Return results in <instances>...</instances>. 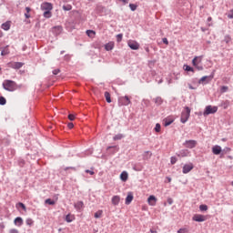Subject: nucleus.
Instances as JSON below:
<instances>
[{"label": "nucleus", "mask_w": 233, "mask_h": 233, "mask_svg": "<svg viewBox=\"0 0 233 233\" xmlns=\"http://www.w3.org/2000/svg\"><path fill=\"white\" fill-rule=\"evenodd\" d=\"M3 87L7 92H15V90H17V84L12 80H5L3 83Z\"/></svg>", "instance_id": "1"}, {"label": "nucleus", "mask_w": 233, "mask_h": 233, "mask_svg": "<svg viewBox=\"0 0 233 233\" xmlns=\"http://www.w3.org/2000/svg\"><path fill=\"white\" fill-rule=\"evenodd\" d=\"M203 61V56H195L192 60V65L197 68L198 71L204 70L203 65L201 62Z\"/></svg>", "instance_id": "2"}, {"label": "nucleus", "mask_w": 233, "mask_h": 233, "mask_svg": "<svg viewBox=\"0 0 233 233\" xmlns=\"http://www.w3.org/2000/svg\"><path fill=\"white\" fill-rule=\"evenodd\" d=\"M185 110L186 111H182L181 116H180V122L183 124L187 123L190 117V107L186 106Z\"/></svg>", "instance_id": "3"}, {"label": "nucleus", "mask_w": 233, "mask_h": 233, "mask_svg": "<svg viewBox=\"0 0 233 233\" xmlns=\"http://www.w3.org/2000/svg\"><path fill=\"white\" fill-rule=\"evenodd\" d=\"M131 101L128 96L118 97V106H128Z\"/></svg>", "instance_id": "4"}, {"label": "nucleus", "mask_w": 233, "mask_h": 233, "mask_svg": "<svg viewBox=\"0 0 233 233\" xmlns=\"http://www.w3.org/2000/svg\"><path fill=\"white\" fill-rule=\"evenodd\" d=\"M216 112H218V106H207L203 116H210V114H216Z\"/></svg>", "instance_id": "5"}, {"label": "nucleus", "mask_w": 233, "mask_h": 233, "mask_svg": "<svg viewBox=\"0 0 233 233\" xmlns=\"http://www.w3.org/2000/svg\"><path fill=\"white\" fill-rule=\"evenodd\" d=\"M25 64L23 62H9L7 66L9 68H14L15 70H19V68H23Z\"/></svg>", "instance_id": "6"}, {"label": "nucleus", "mask_w": 233, "mask_h": 233, "mask_svg": "<svg viewBox=\"0 0 233 233\" xmlns=\"http://www.w3.org/2000/svg\"><path fill=\"white\" fill-rule=\"evenodd\" d=\"M198 145V141L196 140H186L183 143V147H185L186 148H196Z\"/></svg>", "instance_id": "7"}, {"label": "nucleus", "mask_w": 233, "mask_h": 233, "mask_svg": "<svg viewBox=\"0 0 233 233\" xmlns=\"http://www.w3.org/2000/svg\"><path fill=\"white\" fill-rule=\"evenodd\" d=\"M214 79V75H211V76H202L199 80H198V83L199 85L205 83V85L208 84L211 82V80Z\"/></svg>", "instance_id": "8"}, {"label": "nucleus", "mask_w": 233, "mask_h": 233, "mask_svg": "<svg viewBox=\"0 0 233 233\" xmlns=\"http://www.w3.org/2000/svg\"><path fill=\"white\" fill-rule=\"evenodd\" d=\"M192 220L198 223H203V221H207V217L205 215L196 214L193 216Z\"/></svg>", "instance_id": "9"}, {"label": "nucleus", "mask_w": 233, "mask_h": 233, "mask_svg": "<svg viewBox=\"0 0 233 233\" xmlns=\"http://www.w3.org/2000/svg\"><path fill=\"white\" fill-rule=\"evenodd\" d=\"M194 169V164L189 163V164H185L182 169L183 174H188L191 170Z\"/></svg>", "instance_id": "10"}, {"label": "nucleus", "mask_w": 233, "mask_h": 233, "mask_svg": "<svg viewBox=\"0 0 233 233\" xmlns=\"http://www.w3.org/2000/svg\"><path fill=\"white\" fill-rule=\"evenodd\" d=\"M147 203H148V205H150L151 207H156V203H157V198H156V196L151 195V196H149V198H147Z\"/></svg>", "instance_id": "11"}, {"label": "nucleus", "mask_w": 233, "mask_h": 233, "mask_svg": "<svg viewBox=\"0 0 233 233\" xmlns=\"http://www.w3.org/2000/svg\"><path fill=\"white\" fill-rule=\"evenodd\" d=\"M129 48H131V50H139V44L136 41H129L127 43Z\"/></svg>", "instance_id": "12"}, {"label": "nucleus", "mask_w": 233, "mask_h": 233, "mask_svg": "<svg viewBox=\"0 0 233 233\" xmlns=\"http://www.w3.org/2000/svg\"><path fill=\"white\" fill-rule=\"evenodd\" d=\"M52 8H53L52 5L48 2L43 3L41 5V9L46 10V12L52 10Z\"/></svg>", "instance_id": "13"}, {"label": "nucleus", "mask_w": 233, "mask_h": 233, "mask_svg": "<svg viewBox=\"0 0 233 233\" xmlns=\"http://www.w3.org/2000/svg\"><path fill=\"white\" fill-rule=\"evenodd\" d=\"M189 152L187 149H182L177 153V157H187Z\"/></svg>", "instance_id": "14"}, {"label": "nucleus", "mask_w": 233, "mask_h": 233, "mask_svg": "<svg viewBox=\"0 0 233 233\" xmlns=\"http://www.w3.org/2000/svg\"><path fill=\"white\" fill-rule=\"evenodd\" d=\"M119 201H121V197L119 196H113L112 199H111V203L112 205H114L115 207H117V205H119Z\"/></svg>", "instance_id": "15"}, {"label": "nucleus", "mask_w": 233, "mask_h": 233, "mask_svg": "<svg viewBox=\"0 0 233 233\" xmlns=\"http://www.w3.org/2000/svg\"><path fill=\"white\" fill-rule=\"evenodd\" d=\"M212 153L215 156H219V154H221V146H214L212 147Z\"/></svg>", "instance_id": "16"}, {"label": "nucleus", "mask_w": 233, "mask_h": 233, "mask_svg": "<svg viewBox=\"0 0 233 233\" xmlns=\"http://www.w3.org/2000/svg\"><path fill=\"white\" fill-rule=\"evenodd\" d=\"M134 200V195L132 192H129L126 198V205H130L132 201Z\"/></svg>", "instance_id": "17"}, {"label": "nucleus", "mask_w": 233, "mask_h": 233, "mask_svg": "<svg viewBox=\"0 0 233 233\" xmlns=\"http://www.w3.org/2000/svg\"><path fill=\"white\" fill-rule=\"evenodd\" d=\"M142 157L144 161H148L152 157V152L150 151H145L144 154L142 155Z\"/></svg>", "instance_id": "18"}, {"label": "nucleus", "mask_w": 233, "mask_h": 233, "mask_svg": "<svg viewBox=\"0 0 233 233\" xmlns=\"http://www.w3.org/2000/svg\"><path fill=\"white\" fill-rule=\"evenodd\" d=\"M120 179H121V181H127L128 180V173L127 171H123L120 174Z\"/></svg>", "instance_id": "19"}, {"label": "nucleus", "mask_w": 233, "mask_h": 233, "mask_svg": "<svg viewBox=\"0 0 233 233\" xmlns=\"http://www.w3.org/2000/svg\"><path fill=\"white\" fill-rule=\"evenodd\" d=\"M173 123H174V119H172V118H165L164 119V127H170V125Z\"/></svg>", "instance_id": "20"}, {"label": "nucleus", "mask_w": 233, "mask_h": 233, "mask_svg": "<svg viewBox=\"0 0 233 233\" xmlns=\"http://www.w3.org/2000/svg\"><path fill=\"white\" fill-rule=\"evenodd\" d=\"M133 170H135V172H141V170H143V166L139 164H135L133 166Z\"/></svg>", "instance_id": "21"}, {"label": "nucleus", "mask_w": 233, "mask_h": 233, "mask_svg": "<svg viewBox=\"0 0 233 233\" xmlns=\"http://www.w3.org/2000/svg\"><path fill=\"white\" fill-rule=\"evenodd\" d=\"M154 103H156L158 106L159 105H163V98L161 96H157L153 99Z\"/></svg>", "instance_id": "22"}, {"label": "nucleus", "mask_w": 233, "mask_h": 233, "mask_svg": "<svg viewBox=\"0 0 233 233\" xmlns=\"http://www.w3.org/2000/svg\"><path fill=\"white\" fill-rule=\"evenodd\" d=\"M10 54V49L8 48V46L4 47L1 52V56H8Z\"/></svg>", "instance_id": "23"}, {"label": "nucleus", "mask_w": 233, "mask_h": 233, "mask_svg": "<svg viewBox=\"0 0 233 233\" xmlns=\"http://www.w3.org/2000/svg\"><path fill=\"white\" fill-rule=\"evenodd\" d=\"M15 225H17V227H21V225H23V218L20 217L15 218Z\"/></svg>", "instance_id": "24"}, {"label": "nucleus", "mask_w": 233, "mask_h": 233, "mask_svg": "<svg viewBox=\"0 0 233 233\" xmlns=\"http://www.w3.org/2000/svg\"><path fill=\"white\" fill-rule=\"evenodd\" d=\"M105 49L107 52H110V50H114V45L112 43H107L105 45Z\"/></svg>", "instance_id": "25"}, {"label": "nucleus", "mask_w": 233, "mask_h": 233, "mask_svg": "<svg viewBox=\"0 0 233 233\" xmlns=\"http://www.w3.org/2000/svg\"><path fill=\"white\" fill-rule=\"evenodd\" d=\"M106 103H112V98L110 97V93L108 91H106L104 94Z\"/></svg>", "instance_id": "26"}, {"label": "nucleus", "mask_w": 233, "mask_h": 233, "mask_svg": "<svg viewBox=\"0 0 233 233\" xmlns=\"http://www.w3.org/2000/svg\"><path fill=\"white\" fill-rule=\"evenodd\" d=\"M1 28L3 30L7 31L10 28V22H5V23L2 24Z\"/></svg>", "instance_id": "27"}, {"label": "nucleus", "mask_w": 233, "mask_h": 233, "mask_svg": "<svg viewBox=\"0 0 233 233\" xmlns=\"http://www.w3.org/2000/svg\"><path fill=\"white\" fill-rule=\"evenodd\" d=\"M84 203L83 201H78L75 204V208H76V210H81V208L83 207Z\"/></svg>", "instance_id": "28"}, {"label": "nucleus", "mask_w": 233, "mask_h": 233, "mask_svg": "<svg viewBox=\"0 0 233 233\" xmlns=\"http://www.w3.org/2000/svg\"><path fill=\"white\" fill-rule=\"evenodd\" d=\"M183 68L186 70V72H194V68L188 65H184Z\"/></svg>", "instance_id": "29"}, {"label": "nucleus", "mask_w": 233, "mask_h": 233, "mask_svg": "<svg viewBox=\"0 0 233 233\" xmlns=\"http://www.w3.org/2000/svg\"><path fill=\"white\" fill-rule=\"evenodd\" d=\"M101 216H103V210H98L95 213L94 217L96 218V219H99V218H101Z\"/></svg>", "instance_id": "30"}, {"label": "nucleus", "mask_w": 233, "mask_h": 233, "mask_svg": "<svg viewBox=\"0 0 233 233\" xmlns=\"http://www.w3.org/2000/svg\"><path fill=\"white\" fill-rule=\"evenodd\" d=\"M199 210L201 212H207V210H208V206H207V205H200L199 206Z\"/></svg>", "instance_id": "31"}, {"label": "nucleus", "mask_w": 233, "mask_h": 233, "mask_svg": "<svg viewBox=\"0 0 233 233\" xmlns=\"http://www.w3.org/2000/svg\"><path fill=\"white\" fill-rule=\"evenodd\" d=\"M63 10H65V12H70V10H72V5H63Z\"/></svg>", "instance_id": "32"}, {"label": "nucleus", "mask_w": 233, "mask_h": 233, "mask_svg": "<svg viewBox=\"0 0 233 233\" xmlns=\"http://www.w3.org/2000/svg\"><path fill=\"white\" fill-rule=\"evenodd\" d=\"M122 137H124L123 134H117L113 137V139L114 141H119Z\"/></svg>", "instance_id": "33"}, {"label": "nucleus", "mask_w": 233, "mask_h": 233, "mask_svg": "<svg viewBox=\"0 0 233 233\" xmlns=\"http://www.w3.org/2000/svg\"><path fill=\"white\" fill-rule=\"evenodd\" d=\"M44 17H46V19H50V17H52V12L50 11L44 12Z\"/></svg>", "instance_id": "34"}, {"label": "nucleus", "mask_w": 233, "mask_h": 233, "mask_svg": "<svg viewBox=\"0 0 233 233\" xmlns=\"http://www.w3.org/2000/svg\"><path fill=\"white\" fill-rule=\"evenodd\" d=\"M230 41H232V38L230 37V35H227L225 37H224V42L228 45V43H230Z\"/></svg>", "instance_id": "35"}, {"label": "nucleus", "mask_w": 233, "mask_h": 233, "mask_svg": "<svg viewBox=\"0 0 233 233\" xmlns=\"http://www.w3.org/2000/svg\"><path fill=\"white\" fill-rule=\"evenodd\" d=\"M129 8L132 12H136V10H137V5L135 4H129Z\"/></svg>", "instance_id": "36"}, {"label": "nucleus", "mask_w": 233, "mask_h": 233, "mask_svg": "<svg viewBox=\"0 0 233 233\" xmlns=\"http://www.w3.org/2000/svg\"><path fill=\"white\" fill-rule=\"evenodd\" d=\"M221 94H225V92H228V86H222L220 88Z\"/></svg>", "instance_id": "37"}, {"label": "nucleus", "mask_w": 233, "mask_h": 233, "mask_svg": "<svg viewBox=\"0 0 233 233\" xmlns=\"http://www.w3.org/2000/svg\"><path fill=\"white\" fill-rule=\"evenodd\" d=\"M46 205H56V201L52 200L51 198L46 199L45 202Z\"/></svg>", "instance_id": "38"}, {"label": "nucleus", "mask_w": 233, "mask_h": 233, "mask_svg": "<svg viewBox=\"0 0 233 233\" xmlns=\"http://www.w3.org/2000/svg\"><path fill=\"white\" fill-rule=\"evenodd\" d=\"M155 132H161V124L157 123L156 124V127H155Z\"/></svg>", "instance_id": "39"}, {"label": "nucleus", "mask_w": 233, "mask_h": 233, "mask_svg": "<svg viewBox=\"0 0 233 233\" xmlns=\"http://www.w3.org/2000/svg\"><path fill=\"white\" fill-rule=\"evenodd\" d=\"M25 223L28 225V227H32V225H34V220H32V218H27Z\"/></svg>", "instance_id": "40"}, {"label": "nucleus", "mask_w": 233, "mask_h": 233, "mask_svg": "<svg viewBox=\"0 0 233 233\" xmlns=\"http://www.w3.org/2000/svg\"><path fill=\"white\" fill-rule=\"evenodd\" d=\"M170 162L171 165H176V163H177V158L176 157H171Z\"/></svg>", "instance_id": "41"}, {"label": "nucleus", "mask_w": 233, "mask_h": 233, "mask_svg": "<svg viewBox=\"0 0 233 233\" xmlns=\"http://www.w3.org/2000/svg\"><path fill=\"white\" fill-rule=\"evenodd\" d=\"M0 105H6V98L4 96H0Z\"/></svg>", "instance_id": "42"}, {"label": "nucleus", "mask_w": 233, "mask_h": 233, "mask_svg": "<svg viewBox=\"0 0 233 233\" xmlns=\"http://www.w3.org/2000/svg\"><path fill=\"white\" fill-rule=\"evenodd\" d=\"M65 172H68V170H73L74 172H76V167H67L64 168Z\"/></svg>", "instance_id": "43"}, {"label": "nucleus", "mask_w": 233, "mask_h": 233, "mask_svg": "<svg viewBox=\"0 0 233 233\" xmlns=\"http://www.w3.org/2000/svg\"><path fill=\"white\" fill-rule=\"evenodd\" d=\"M17 207H20V208H23V210H26V206H25V204H23V202H19L17 204Z\"/></svg>", "instance_id": "44"}, {"label": "nucleus", "mask_w": 233, "mask_h": 233, "mask_svg": "<svg viewBox=\"0 0 233 233\" xmlns=\"http://www.w3.org/2000/svg\"><path fill=\"white\" fill-rule=\"evenodd\" d=\"M122 39H123V35H122V34H118V35H116V41H117L118 43H120V41H122Z\"/></svg>", "instance_id": "45"}, {"label": "nucleus", "mask_w": 233, "mask_h": 233, "mask_svg": "<svg viewBox=\"0 0 233 233\" xmlns=\"http://www.w3.org/2000/svg\"><path fill=\"white\" fill-rule=\"evenodd\" d=\"M177 233H188V229H187V228H180V229H178Z\"/></svg>", "instance_id": "46"}, {"label": "nucleus", "mask_w": 233, "mask_h": 233, "mask_svg": "<svg viewBox=\"0 0 233 233\" xmlns=\"http://www.w3.org/2000/svg\"><path fill=\"white\" fill-rule=\"evenodd\" d=\"M74 119H76V116H74L73 114H69L68 115V120L69 121H74Z\"/></svg>", "instance_id": "47"}, {"label": "nucleus", "mask_w": 233, "mask_h": 233, "mask_svg": "<svg viewBox=\"0 0 233 233\" xmlns=\"http://www.w3.org/2000/svg\"><path fill=\"white\" fill-rule=\"evenodd\" d=\"M61 72V69L57 68V69H54L53 70V75L54 76H57V74H59Z\"/></svg>", "instance_id": "48"}, {"label": "nucleus", "mask_w": 233, "mask_h": 233, "mask_svg": "<svg viewBox=\"0 0 233 233\" xmlns=\"http://www.w3.org/2000/svg\"><path fill=\"white\" fill-rule=\"evenodd\" d=\"M66 221L67 223H72V219L70 218V215H66Z\"/></svg>", "instance_id": "49"}, {"label": "nucleus", "mask_w": 233, "mask_h": 233, "mask_svg": "<svg viewBox=\"0 0 233 233\" xmlns=\"http://www.w3.org/2000/svg\"><path fill=\"white\" fill-rule=\"evenodd\" d=\"M86 174H90V176H94L95 172L93 170L86 169Z\"/></svg>", "instance_id": "50"}, {"label": "nucleus", "mask_w": 233, "mask_h": 233, "mask_svg": "<svg viewBox=\"0 0 233 233\" xmlns=\"http://www.w3.org/2000/svg\"><path fill=\"white\" fill-rule=\"evenodd\" d=\"M86 34H87V35H90V34H92L93 35H96V32L92 31V30H87Z\"/></svg>", "instance_id": "51"}, {"label": "nucleus", "mask_w": 233, "mask_h": 233, "mask_svg": "<svg viewBox=\"0 0 233 233\" xmlns=\"http://www.w3.org/2000/svg\"><path fill=\"white\" fill-rule=\"evenodd\" d=\"M228 19H233V9L230 10V14L228 15Z\"/></svg>", "instance_id": "52"}, {"label": "nucleus", "mask_w": 233, "mask_h": 233, "mask_svg": "<svg viewBox=\"0 0 233 233\" xmlns=\"http://www.w3.org/2000/svg\"><path fill=\"white\" fill-rule=\"evenodd\" d=\"M9 233H19V230H17L15 228H12L9 230Z\"/></svg>", "instance_id": "53"}, {"label": "nucleus", "mask_w": 233, "mask_h": 233, "mask_svg": "<svg viewBox=\"0 0 233 233\" xmlns=\"http://www.w3.org/2000/svg\"><path fill=\"white\" fill-rule=\"evenodd\" d=\"M67 127H68V128H70V129L74 128V123L69 122V123L67 124Z\"/></svg>", "instance_id": "54"}, {"label": "nucleus", "mask_w": 233, "mask_h": 233, "mask_svg": "<svg viewBox=\"0 0 233 233\" xmlns=\"http://www.w3.org/2000/svg\"><path fill=\"white\" fill-rule=\"evenodd\" d=\"M162 41H163L164 45H168V39L163 38Z\"/></svg>", "instance_id": "55"}, {"label": "nucleus", "mask_w": 233, "mask_h": 233, "mask_svg": "<svg viewBox=\"0 0 233 233\" xmlns=\"http://www.w3.org/2000/svg\"><path fill=\"white\" fill-rule=\"evenodd\" d=\"M55 30H57L58 32H61V30H63V27L61 26H56Z\"/></svg>", "instance_id": "56"}, {"label": "nucleus", "mask_w": 233, "mask_h": 233, "mask_svg": "<svg viewBox=\"0 0 233 233\" xmlns=\"http://www.w3.org/2000/svg\"><path fill=\"white\" fill-rule=\"evenodd\" d=\"M25 19H30V14L29 13H25Z\"/></svg>", "instance_id": "57"}, {"label": "nucleus", "mask_w": 233, "mask_h": 233, "mask_svg": "<svg viewBox=\"0 0 233 233\" xmlns=\"http://www.w3.org/2000/svg\"><path fill=\"white\" fill-rule=\"evenodd\" d=\"M25 11L27 14H30V12L32 11V9L30 7H25Z\"/></svg>", "instance_id": "58"}, {"label": "nucleus", "mask_w": 233, "mask_h": 233, "mask_svg": "<svg viewBox=\"0 0 233 233\" xmlns=\"http://www.w3.org/2000/svg\"><path fill=\"white\" fill-rule=\"evenodd\" d=\"M19 165H20V167H23V165H25V160H20Z\"/></svg>", "instance_id": "59"}, {"label": "nucleus", "mask_w": 233, "mask_h": 233, "mask_svg": "<svg viewBox=\"0 0 233 233\" xmlns=\"http://www.w3.org/2000/svg\"><path fill=\"white\" fill-rule=\"evenodd\" d=\"M121 1L122 3H124V5H128V0H119Z\"/></svg>", "instance_id": "60"}, {"label": "nucleus", "mask_w": 233, "mask_h": 233, "mask_svg": "<svg viewBox=\"0 0 233 233\" xmlns=\"http://www.w3.org/2000/svg\"><path fill=\"white\" fill-rule=\"evenodd\" d=\"M167 203H168L169 205H172V198H168V199H167Z\"/></svg>", "instance_id": "61"}, {"label": "nucleus", "mask_w": 233, "mask_h": 233, "mask_svg": "<svg viewBox=\"0 0 233 233\" xmlns=\"http://www.w3.org/2000/svg\"><path fill=\"white\" fill-rule=\"evenodd\" d=\"M112 148H116V146L108 147H107V150H110V149H112Z\"/></svg>", "instance_id": "62"}, {"label": "nucleus", "mask_w": 233, "mask_h": 233, "mask_svg": "<svg viewBox=\"0 0 233 233\" xmlns=\"http://www.w3.org/2000/svg\"><path fill=\"white\" fill-rule=\"evenodd\" d=\"M156 62H154V61H149L148 62V65H149V66H150V65H154Z\"/></svg>", "instance_id": "63"}, {"label": "nucleus", "mask_w": 233, "mask_h": 233, "mask_svg": "<svg viewBox=\"0 0 233 233\" xmlns=\"http://www.w3.org/2000/svg\"><path fill=\"white\" fill-rule=\"evenodd\" d=\"M224 150H226V152H230V147H226Z\"/></svg>", "instance_id": "64"}]
</instances>
